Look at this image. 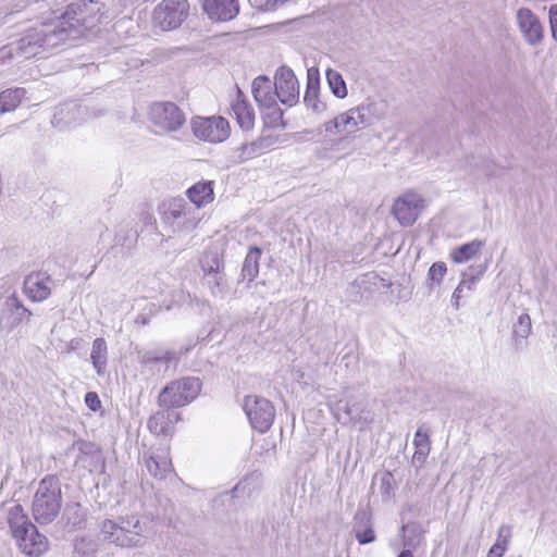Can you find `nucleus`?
I'll return each instance as SVG.
<instances>
[{
	"instance_id": "f257e3e1",
	"label": "nucleus",
	"mask_w": 557,
	"mask_h": 557,
	"mask_svg": "<svg viewBox=\"0 0 557 557\" xmlns=\"http://www.w3.org/2000/svg\"><path fill=\"white\" fill-rule=\"evenodd\" d=\"M60 27V23H57L53 17L25 29L21 38L8 46L10 55L29 59L58 47L65 42L64 29Z\"/></svg>"
},
{
	"instance_id": "f03ea898",
	"label": "nucleus",
	"mask_w": 557,
	"mask_h": 557,
	"mask_svg": "<svg viewBox=\"0 0 557 557\" xmlns=\"http://www.w3.org/2000/svg\"><path fill=\"white\" fill-rule=\"evenodd\" d=\"M103 9L104 4L100 1L84 0L70 4L66 11L54 20L60 23V28L64 29L65 41L76 39L101 23L104 16Z\"/></svg>"
},
{
	"instance_id": "7ed1b4c3",
	"label": "nucleus",
	"mask_w": 557,
	"mask_h": 557,
	"mask_svg": "<svg viewBox=\"0 0 557 557\" xmlns=\"http://www.w3.org/2000/svg\"><path fill=\"white\" fill-rule=\"evenodd\" d=\"M8 523L23 554L39 557L48 549V539L38 532L21 505L16 504L9 509Z\"/></svg>"
},
{
	"instance_id": "20e7f679",
	"label": "nucleus",
	"mask_w": 557,
	"mask_h": 557,
	"mask_svg": "<svg viewBox=\"0 0 557 557\" xmlns=\"http://www.w3.org/2000/svg\"><path fill=\"white\" fill-rule=\"evenodd\" d=\"M62 508V493L57 476L42 479L35 493L32 512L35 521L41 525L49 524L59 516Z\"/></svg>"
},
{
	"instance_id": "39448f33",
	"label": "nucleus",
	"mask_w": 557,
	"mask_h": 557,
	"mask_svg": "<svg viewBox=\"0 0 557 557\" xmlns=\"http://www.w3.org/2000/svg\"><path fill=\"white\" fill-rule=\"evenodd\" d=\"M103 540L126 548H140L147 542L145 528L135 517L121 518L120 522L104 520L100 525Z\"/></svg>"
},
{
	"instance_id": "423d86ee",
	"label": "nucleus",
	"mask_w": 557,
	"mask_h": 557,
	"mask_svg": "<svg viewBox=\"0 0 557 557\" xmlns=\"http://www.w3.org/2000/svg\"><path fill=\"white\" fill-rule=\"evenodd\" d=\"M201 389L198 377H184L166 385L159 395V405L166 408L182 407L193 401Z\"/></svg>"
},
{
	"instance_id": "0eeeda50",
	"label": "nucleus",
	"mask_w": 557,
	"mask_h": 557,
	"mask_svg": "<svg viewBox=\"0 0 557 557\" xmlns=\"http://www.w3.org/2000/svg\"><path fill=\"white\" fill-rule=\"evenodd\" d=\"M189 13L187 0H163L153 10V23L162 30L181 26Z\"/></svg>"
},
{
	"instance_id": "6e6552de",
	"label": "nucleus",
	"mask_w": 557,
	"mask_h": 557,
	"mask_svg": "<svg viewBox=\"0 0 557 557\" xmlns=\"http://www.w3.org/2000/svg\"><path fill=\"white\" fill-rule=\"evenodd\" d=\"M195 212L196 209L191 208L183 198H173L169 201L162 220L171 225L174 232L191 231L198 224Z\"/></svg>"
},
{
	"instance_id": "1a4fd4ad",
	"label": "nucleus",
	"mask_w": 557,
	"mask_h": 557,
	"mask_svg": "<svg viewBox=\"0 0 557 557\" xmlns=\"http://www.w3.org/2000/svg\"><path fill=\"white\" fill-rule=\"evenodd\" d=\"M425 208V199L414 190L398 196L392 207V213L403 226H411Z\"/></svg>"
},
{
	"instance_id": "9d476101",
	"label": "nucleus",
	"mask_w": 557,
	"mask_h": 557,
	"mask_svg": "<svg viewBox=\"0 0 557 557\" xmlns=\"http://www.w3.org/2000/svg\"><path fill=\"white\" fill-rule=\"evenodd\" d=\"M244 410L251 426L260 433L267 432L274 421V407L265 398L259 396H246L244 400Z\"/></svg>"
},
{
	"instance_id": "9b49d317",
	"label": "nucleus",
	"mask_w": 557,
	"mask_h": 557,
	"mask_svg": "<svg viewBox=\"0 0 557 557\" xmlns=\"http://www.w3.org/2000/svg\"><path fill=\"white\" fill-rule=\"evenodd\" d=\"M151 122L165 132H176L186 122L184 112L173 102H154L150 107Z\"/></svg>"
},
{
	"instance_id": "f8f14e48",
	"label": "nucleus",
	"mask_w": 557,
	"mask_h": 557,
	"mask_svg": "<svg viewBox=\"0 0 557 557\" xmlns=\"http://www.w3.org/2000/svg\"><path fill=\"white\" fill-rule=\"evenodd\" d=\"M191 128L197 138L210 143H222L230 136L228 122L222 116L196 117Z\"/></svg>"
},
{
	"instance_id": "ddd939ff",
	"label": "nucleus",
	"mask_w": 557,
	"mask_h": 557,
	"mask_svg": "<svg viewBox=\"0 0 557 557\" xmlns=\"http://www.w3.org/2000/svg\"><path fill=\"white\" fill-rule=\"evenodd\" d=\"M274 88L277 99L287 107H293L299 101V83L294 71L282 65L274 76Z\"/></svg>"
},
{
	"instance_id": "4468645a",
	"label": "nucleus",
	"mask_w": 557,
	"mask_h": 557,
	"mask_svg": "<svg viewBox=\"0 0 557 557\" xmlns=\"http://www.w3.org/2000/svg\"><path fill=\"white\" fill-rule=\"evenodd\" d=\"M32 314V311L23 305L22 300L15 294H12L7 297L3 304L0 327L9 331L13 330L23 321H29Z\"/></svg>"
},
{
	"instance_id": "2eb2a0df",
	"label": "nucleus",
	"mask_w": 557,
	"mask_h": 557,
	"mask_svg": "<svg viewBox=\"0 0 557 557\" xmlns=\"http://www.w3.org/2000/svg\"><path fill=\"white\" fill-rule=\"evenodd\" d=\"M518 27L525 41L537 46L543 41L544 28L539 17L528 8H521L516 13Z\"/></svg>"
},
{
	"instance_id": "dca6fc26",
	"label": "nucleus",
	"mask_w": 557,
	"mask_h": 557,
	"mask_svg": "<svg viewBox=\"0 0 557 557\" xmlns=\"http://www.w3.org/2000/svg\"><path fill=\"white\" fill-rule=\"evenodd\" d=\"M338 410H342L346 414L347 421L352 424H369L374 420L369 404L363 397H349L344 404L339 401Z\"/></svg>"
},
{
	"instance_id": "f3484780",
	"label": "nucleus",
	"mask_w": 557,
	"mask_h": 557,
	"mask_svg": "<svg viewBox=\"0 0 557 557\" xmlns=\"http://www.w3.org/2000/svg\"><path fill=\"white\" fill-rule=\"evenodd\" d=\"M52 278L41 272L28 274L23 283L24 294L35 302L46 300L51 295Z\"/></svg>"
},
{
	"instance_id": "a211bd4d",
	"label": "nucleus",
	"mask_w": 557,
	"mask_h": 557,
	"mask_svg": "<svg viewBox=\"0 0 557 557\" xmlns=\"http://www.w3.org/2000/svg\"><path fill=\"white\" fill-rule=\"evenodd\" d=\"M143 462L147 471L157 480H163L173 472V466L168 448H158L143 456Z\"/></svg>"
},
{
	"instance_id": "6ab92c4d",
	"label": "nucleus",
	"mask_w": 557,
	"mask_h": 557,
	"mask_svg": "<svg viewBox=\"0 0 557 557\" xmlns=\"http://www.w3.org/2000/svg\"><path fill=\"white\" fill-rule=\"evenodd\" d=\"M304 102L306 108L315 114H322L326 111V103L320 100V73L315 66L307 70Z\"/></svg>"
},
{
	"instance_id": "aec40b11",
	"label": "nucleus",
	"mask_w": 557,
	"mask_h": 557,
	"mask_svg": "<svg viewBox=\"0 0 557 557\" xmlns=\"http://www.w3.org/2000/svg\"><path fill=\"white\" fill-rule=\"evenodd\" d=\"M203 11L210 20L216 22H228L239 13L238 0H203Z\"/></svg>"
},
{
	"instance_id": "412c9836",
	"label": "nucleus",
	"mask_w": 557,
	"mask_h": 557,
	"mask_svg": "<svg viewBox=\"0 0 557 557\" xmlns=\"http://www.w3.org/2000/svg\"><path fill=\"white\" fill-rule=\"evenodd\" d=\"M252 95L260 107L272 108L276 104L274 83L268 76L260 75L253 79Z\"/></svg>"
},
{
	"instance_id": "4be33fe9",
	"label": "nucleus",
	"mask_w": 557,
	"mask_h": 557,
	"mask_svg": "<svg viewBox=\"0 0 557 557\" xmlns=\"http://www.w3.org/2000/svg\"><path fill=\"white\" fill-rule=\"evenodd\" d=\"M187 197L196 206V210L212 202L214 198L213 182H198L187 189Z\"/></svg>"
},
{
	"instance_id": "5701e85b",
	"label": "nucleus",
	"mask_w": 557,
	"mask_h": 557,
	"mask_svg": "<svg viewBox=\"0 0 557 557\" xmlns=\"http://www.w3.org/2000/svg\"><path fill=\"white\" fill-rule=\"evenodd\" d=\"M486 265L470 267L468 272H465L462 280L453 293V305L456 309L459 308V300L462 297V289L467 288L472 290L480 276L485 272Z\"/></svg>"
},
{
	"instance_id": "b1692460",
	"label": "nucleus",
	"mask_w": 557,
	"mask_h": 557,
	"mask_svg": "<svg viewBox=\"0 0 557 557\" xmlns=\"http://www.w3.org/2000/svg\"><path fill=\"white\" fill-rule=\"evenodd\" d=\"M272 144H273V140L270 137H259L258 139H256L251 143H245L235 150L236 160L238 163L246 162V161L259 156L262 151L268 149Z\"/></svg>"
},
{
	"instance_id": "393cba45",
	"label": "nucleus",
	"mask_w": 557,
	"mask_h": 557,
	"mask_svg": "<svg viewBox=\"0 0 557 557\" xmlns=\"http://www.w3.org/2000/svg\"><path fill=\"white\" fill-rule=\"evenodd\" d=\"M178 419V413L174 411H158L152 414L148 420V429L157 434L168 435L172 432V424L174 420Z\"/></svg>"
},
{
	"instance_id": "a878e982",
	"label": "nucleus",
	"mask_w": 557,
	"mask_h": 557,
	"mask_svg": "<svg viewBox=\"0 0 557 557\" xmlns=\"http://www.w3.org/2000/svg\"><path fill=\"white\" fill-rule=\"evenodd\" d=\"M356 522L352 528V533L360 545L373 543L375 541V533L372 524L370 523V517L367 513H357Z\"/></svg>"
},
{
	"instance_id": "bb28decb",
	"label": "nucleus",
	"mask_w": 557,
	"mask_h": 557,
	"mask_svg": "<svg viewBox=\"0 0 557 557\" xmlns=\"http://www.w3.org/2000/svg\"><path fill=\"white\" fill-rule=\"evenodd\" d=\"M232 110L242 129L249 131L253 127L255 111L247 100L240 99V97H238L232 106Z\"/></svg>"
},
{
	"instance_id": "cd10ccee",
	"label": "nucleus",
	"mask_w": 557,
	"mask_h": 557,
	"mask_svg": "<svg viewBox=\"0 0 557 557\" xmlns=\"http://www.w3.org/2000/svg\"><path fill=\"white\" fill-rule=\"evenodd\" d=\"M90 359L97 374H104L108 363V346L104 338L98 337L92 342Z\"/></svg>"
},
{
	"instance_id": "c85d7f7f",
	"label": "nucleus",
	"mask_w": 557,
	"mask_h": 557,
	"mask_svg": "<svg viewBox=\"0 0 557 557\" xmlns=\"http://www.w3.org/2000/svg\"><path fill=\"white\" fill-rule=\"evenodd\" d=\"M26 90L22 87L8 88L0 92V111L12 112L22 103Z\"/></svg>"
},
{
	"instance_id": "c756f323",
	"label": "nucleus",
	"mask_w": 557,
	"mask_h": 557,
	"mask_svg": "<svg viewBox=\"0 0 557 557\" xmlns=\"http://www.w3.org/2000/svg\"><path fill=\"white\" fill-rule=\"evenodd\" d=\"M342 123L349 133L358 131L361 125H370L361 104L342 113Z\"/></svg>"
},
{
	"instance_id": "7c9ffc66",
	"label": "nucleus",
	"mask_w": 557,
	"mask_h": 557,
	"mask_svg": "<svg viewBox=\"0 0 557 557\" xmlns=\"http://www.w3.org/2000/svg\"><path fill=\"white\" fill-rule=\"evenodd\" d=\"M483 246L484 242L479 239H474L470 243L463 244L451 251V260L455 263L467 262L468 260L472 259L478 253H480Z\"/></svg>"
},
{
	"instance_id": "2f4dec72",
	"label": "nucleus",
	"mask_w": 557,
	"mask_h": 557,
	"mask_svg": "<svg viewBox=\"0 0 557 557\" xmlns=\"http://www.w3.org/2000/svg\"><path fill=\"white\" fill-rule=\"evenodd\" d=\"M261 249L258 247H251L244 260L242 268L243 278H247L248 282H252L259 273V259L261 257Z\"/></svg>"
},
{
	"instance_id": "473e14b6",
	"label": "nucleus",
	"mask_w": 557,
	"mask_h": 557,
	"mask_svg": "<svg viewBox=\"0 0 557 557\" xmlns=\"http://www.w3.org/2000/svg\"><path fill=\"white\" fill-rule=\"evenodd\" d=\"M326 81L332 94L338 98L344 99L348 95L346 83L342 74L333 69L326 70Z\"/></svg>"
},
{
	"instance_id": "72a5a7b5",
	"label": "nucleus",
	"mask_w": 557,
	"mask_h": 557,
	"mask_svg": "<svg viewBox=\"0 0 557 557\" xmlns=\"http://www.w3.org/2000/svg\"><path fill=\"white\" fill-rule=\"evenodd\" d=\"M200 265L206 275L221 272L223 262L218 251H206L200 259Z\"/></svg>"
},
{
	"instance_id": "f704fd0d",
	"label": "nucleus",
	"mask_w": 557,
	"mask_h": 557,
	"mask_svg": "<svg viewBox=\"0 0 557 557\" xmlns=\"http://www.w3.org/2000/svg\"><path fill=\"white\" fill-rule=\"evenodd\" d=\"M360 104L364 109V113L370 124H372L373 120H381L385 116L386 106L382 101H376L374 99L368 98Z\"/></svg>"
},
{
	"instance_id": "c9c22d12",
	"label": "nucleus",
	"mask_w": 557,
	"mask_h": 557,
	"mask_svg": "<svg viewBox=\"0 0 557 557\" xmlns=\"http://www.w3.org/2000/svg\"><path fill=\"white\" fill-rule=\"evenodd\" d=\"M447 268L444 262H435L431 265L428 272L426 284L430 289L434 285H440L446 274Z\"/></svg>"
},
{
	"instance_id": "e433bc0d",
	"label": "nucleus",
	"mask_w": 557,
	"mask_h": 557,
	"mask_svg": "<svg viewBox=\"0 0 557 557\" xmlns=\"http://www.w3.org/2000/svg\"><path fill=\"white\" fill-rule=\"evenodd\" d=\"M175 354L173 351H165L163 355H160L157 351L148 350L144 351L139 355V363L143 366H148L153 362L159 361H170L174 358Z\"/></svg>"
},
{
	"instance_id": "4c0bfd02",
	"label": "nucleus",
	"mask_w": 557,
	"mask_h": 557,
	"mask_svg": "<svg viewBox=\"0 0 557 557\" xmlns=\"http://www.w3.org/2000/svg\"><path fill=\"white\" fill-rule=\"evenodd\" d=\"M208 284L214 296L222 295L226 290V282L224 274L221 272L207 275Z\"/></svg>"
},
{
	"instance_id": "58836bf2",
	"label": "nucleus",
	"mask_w": 557,
	"mask_h": 557,
	"mask_svg": "<svg viewBox=\"0 0 557 557\" xmlns=\"http://www.w3.org/2000/svg\"><path fill=\"white\" fill-rule=\"evenodd\" d=\"M531 318L528 313H522L518 317V321L513 327V334L521 338H527L531 333Z\"/></svg>"
},
{
	"instance_id": "ea45409f",
	"label": "nucleus",
	"mask_w": 557,
	"mask_h": 557,
	"mask_svg": "<svg viewBox=\"0 0 557 557\" xmlns=\"http://www.w3.org/2000/svg\"><path fill=\"white\" fill-rule=\"evenodd\" d=\"M250 5L258 11L270 12L285 4L289 0H248Z\"/></svg>"
},
{
	"instance_id": "a19ab883",
	"label": "nucleus",
	"mask_w": 557,
	"mask_h": 557,
	"mask_svg": "<svg viewBox=\"0 0 557 557\" xmlns=\"http://www.w3.org/2000/svg\"><path fill=\"white\" fill-rule=\"evenodd\" d=\"M413 444L417 449H419L420 455H429L430 453V437L426 432H422V429H419L416 432Z\"/></svg>"
},
{
	"instance_id": "79ce46f5",
	"label": "nucleus",
	"mask_w": 557,
	"mask_h": 557,
	"mask_svg": "<svg viewBox=\"0 0 557 557\" xmlns=\"http://www.w3.org/2000/svg\"><path fill=\"white\" fill-rule=\"evenodd\" d=\"M510 537H511V528L507 524H503L498 529L497 540L495 542V545L504 546V549L507 550Z\"/></svg>"
},
{
	"instance_id": "37998d69",
	"label": "nucleus",
	"mask_w": 557,
	"mask_h": 557,
	"mask_svg": "<svg viewBox=\"0 0 557 557\" xmlns=\"http://www.w3.org/2000/svg\"><path fill=\"white\" fill-rule=\"evenodd\" d=\"M324 131L329 134H334L335 132H343L346 128H344V123H342V114L335 116L334 119L325 122L323 124Z\"/></svg>"
},
{
	"instance_id": "c03bdc74",
	"label": "nucleus",
	"mask_w": 557,
	"mask_h": 557,
	"mask_svg": "<svg viewBox=\"0 0 557 557\" xmlns=\"http://www.w3.org/2000/svg\"><path fill=\"white\" fill-rule=\"evenodd\" d=\"M394 476L391 472H385L381 476V493L388 497L393 491Z\"/></svg>"
},
{
	"instance_id": "a18cd8bd",
	"label": "nucleus",
	"mask_w": 557,
	"mask_h": 557,
	"mask_svg": "<svg viewBox=\"0 0 557 557\" xmlns=\"http://www.w3.org/2000/svg\"><path fill=\"white\" fill-rule=\"evenodd\" d=\"M76 447L79 450V453L85 455H94L96 453H99L98 446L91 442L78 441L76 442Z\"/></svg>"
},
{
	"instance_id": "49530a36",
	"label": "nucleus",
	"mask_w": 557,
	"mask_h": 557,
	"mask_svg": "<svg viewBox=\"0 0 557 557\" xmlns=\"http://www.w3.org/2000/svg\"><path fill=\"white\" fill-rule=\"evenodd\" d=\"M85 403H86L87 407L92 411H97L101 407V401L99 399V396L95 392H88L86 394Z\"/></svg>"
},
{
	"instance_id": "de8ad7c7",
	"label": "nucleus",
	"mask_w": 557,
	"mask_h": 557,
	"mask_svg": "<svg viewBox=\"0 0 557 557\" xmlns=\"http://www.w3.org/2000/svg\"><path fill=\"white\" fill-rule=\"evenodd\" d=\"M548 14L552 36L557 41V4L550 5Z\"/></svg>"
},
{
	"instance_id": "09e8293b",
	"label": "nucleus",
	"mask_w": 557,
	"mask_h": 557,
	"mask_svg": "<svg viewBox=\"0 0 557 557\" xmlns=\"http://www.w3.org/2000/svg\"><path fill=\"white\" fill-rule=\"evenodd\" d=\"M505 549H504V546H500V545H493L488 553H487V556L486 557H503V555L505 554Z\"/></svg>"
},
{
	"instance_id": "8fccbe9b",
	"label": "nucleus",
	"mask_w": 557,
	"mask_h": 557,
	"mask_svg": "<svg viewBox=\"0 0 557 557\" xmlns=\"http://www.w3.org/2000/svg\"><path fill=\"white\" fill-rule=\"evenodd\" d=\"M351 359L354 360L355 364H357L358 361L355 356H351L350 354H347L344 356L343 360L346 361V364H345L346 367H349Z\"/></svg>"
},
{
	"instance_id": "3c124183",
	"label": "nucleus",
	"mask_w": 557,
	"mask_h": 557,
	"mask_svg": "<svg viewBox=\"0 0 557 557\" xmlns=\"http://www.w3.org/2000/svg\"><path fill=\"white\" fill-rule=\"evenodd\" d=\"M244 490V483L239 482L237 483L234 488L231 491V493L235 496L239 491Z\"/></svg>"
},
{
	"instance_id": "603ef678",
	"label": "nucleus",
	"mask_w": 557,
	"mask_h": 557,
	"mask_svg": "<svg viewBox=\"0 0 557 557\" xmlns=\"http://www.w3.org/2000/svg\"><path fill=\"white\" fill-rule=\"evenodd\" d=\"M428 455H420L419 454V449L416 450L414 455H413V459L417 460V461H424L425 458H426Z\"/></svg>"
},
{
	"instance_id": "864d4df0",
	"label": "nucleus",
	"mask_w": 557,
	"mask_h": 557,
	"mask_svg": "<svg viewBox=\"0 0 557 557\" xmlns=\"http://www.w3.org/2000/svg\"><path fill=\"white\" fill-rule=\"evenodd\" d=\"M397 557H413V555L409 549H405Z\"/></svg>"
},
{
	"instance_id": "5fc2aeb1",
	"label": "nucleus",
	"mask_w": 557,
	"mask_h": 557,
	"mask_svg": "<svg viewBox=\"0 0 557 557\" xmlns=\"http://www.w3.org/2000/svg\"><path fill=\"white\" fill-rule=\"evenodd\" d=\"M408 531L416 532L417 531V527H412V528L411 527H406V525L401 527V532L403 533H406Z\"/></svg>"
},
{
	"instance_id": "6e6d98bb",
	"label": "nucleus",
	"mask_w": 557,
	"mask_h": 557,
	"mask_svg": "<svg viewBox=\"0 0 557 557\" xmlns=\"http://www.w3.org/2000/svg\"><path fill=\"white\" fill-rule=\"evenodd\" d=\"M407 545H411V543H410V542H408V541L405 539V546H407Z\"/></svg>"
},
{
	"instance_id": "4d7b16f0",
	"label": "nucleus",
	"mask_w": 557,
	"mask_h": 557,
	"mask_svg": "<svg viewBox=\"0 0 557 557\" xmlns=\"http://www.w3.org/2000/svg\"><path fill=\"white\" fill-rule=\"evenodd\" d=\"M79 522H81V521H74V522H73V525H76V524H78Z\"/></svg>"
}]
</instances>
